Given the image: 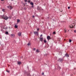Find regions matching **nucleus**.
<instances>
[{
    "label": "nucleus",
    "instance_id": "9",
    "mask_svg": "<svg viewBox=\"0 0 76 76\" xmlns=\"http://www.w3.org/2000/svg\"><path fill=\"white\" fill-rule=\"evenodd\" d=\"M2 10L3 12H5V11H6V10L5 9H2Z\"/></svg>",
    "mask_w": 76,
    "mask_h": 76
},
{
    "label": "nucleus",
    "instance_id": "25",
    "mask_svg": "<svg viewBox=\"0 0 76 76\" xmlns=\"http://www.w3.org/2000/svg\"><path fill=\"white\" fill-rule=\"evenodd\" d=\"M22 64V63H21V62H19V64Z\"/></svg>",
    "mask_w": 76,
    "mask_h": 76
},
{
    "label": "nucleus",
    "instance_id": "21",
    "mask_svg": "<svg viewBox=\"0 0 76 76\" xmlns=\"http://www.w3.org/2000/svg\"><path fill=\"white\" fill-rule=\"evenodd\" d=\"M64 32H65V33H66V30L65 29H64Z\"/></svg>",
    "mask_w": 76,
    "mask_h": 76
},
{
    "label": "nucleus",
    "instance_id": "36",
    "mask_svg": "<svg viewBox=\"0 0 76 76\" xmlns=\"http://www.w3.org/2000/svg\"><path fill=\"white\" fill-rule=\"evenodd\" d=\"M74 32L76 33V30H75V31H74Z\"/></svg>",
    "mask_w": 76,
    "mask_h": 76
},
{
    "label": "nucleus",
    "instance_id": "3",
    "mask_svg": "<svg viewBox=\"0 0 76 76\" xmlns=\"http://www.w3.org/2000/svg\"><path fill=\"white\" fill-rule=\"evenodd\" d=\"M7 7L8 8H9V9H10V10H11V9H13V7H12V6H8Z\"/></svg>",
    "mask_w": 76,
    "mask_h": 76
},
{
    "label": "nucleus",
    "instance_id": "24",
    "mask_svg": "<svg viewBox=\"0 0 76 76\" xmlns=\"http://www.w3.org/2000/svg\"><path fill=\"white\" fill-rule=\"evenodd\" d=\"M25 2H27V0H24Z\"/></svg>",
    "mask_w": 76,
    "mask_h": 76
},
{
    "label": "nucleus",
    "instance_id": "40",
    "mask_svg": "<svg viewBox=\"0 0 76 76\" xmlns=\"http://www.w3.org/2000/svg\"><path fill=\"white\" fill-rule=\"evenodd\" d=\"M11 0V1H13V0Z\"/></svg>",
    "mask_w": 76,
    "mask_h": 76
},
{
    "label": "nucleus",
    "instance_id": "37",
    "mask_svg": "<svg viewBox=\"0 0 76 76\" xmlns=\"http://www.w3.org/2000/svg\"><path fill=\"white\" fill-rule=\"evenodd\" d=\"M31 7H34V6L33 5H32Z\"/></svg>",
    "mask_w": 76,
    "mask_h": 76
},
{
    "label": "nucleus",
    "instance_id": "11",
    "mask_svg": "<svg viewBox=\"0 0 76 76\" xmlns=\"http://www.w3.org/2000/svg\"><path fill=\"white\" fill-rule=\"evenodd\" d=\"M30 4H31L32 5H34V3L32 2H31L30 3Z\"/></svg>",
    "mask_w": 76,
    "mask_h": 76
},
{
    "label": "nucleus",
    "instance_id": "13",
    "mask_svg": "<svg viewBox=\"0 0 76 76\" xmlns=\"http://www.w3.org/2000/svg\"><path fill=\"white\" fill-rule=\"evenodd\" d=\"M60 61H63V59L62 58H60L59 59Z\"/></svg>",
    "mask_w": 76,
    "mask_h": 76
},
{
    "label": "nucleus",
    "instance_id": "16",
    "mask_svg": "<svg viewBox=\"0 0 76 76\" xmlns=\"http://www.w3.org/2000/svg\"><path fill=\"white\" fill-rule=\"evenodd\" d=\"M15 28H18V26H17V25H15Z\"/></svg>",
    "mask_w": 76,
    "mask_h": 76
},
{
    "label": "nucleus",
    "instance_id": "15",
    "mask_svg": "<svg viewBox=\"0 0 76 76\" xmlns=\"http://www.w3.org/2000/svg\"><path fill=\"white\" fill-rule=\"evenodd\" d=\"M36 52H37V53H39V50H38L37 49L36 50Z\"/></svg>",
    "mask_w": 76,
    "mask_h": 76
},
{
    "label": "nucleus",
    "instance_id": "28",
    "mask_svg": "<svg viewBox=\"0 0 76 76\" xmlns=\"http://www.w3.org/2000/svg\"><path fill=\"white\" fill-rule=\"evenodd\" d=\"M19 22V20H17V22Z\"/></svg>",
    "mask_w": 76,
    "mask_h": 76
},
{
    "label": "nucleus",
    "instance_id": "20",
    "mask_svg": "<svg viewBox=\"0 0 76 76\" xmlns=\"http://www.w3.org/2000/svg\"><path fill=\"white\" fill-rule=\"evenodd\" d=\"M72 42V40L71 39H69V42Z\"/></svg>",
    "mask_w": 76,
    "mask_h": 76
},
{
    "label": "nucleus",
    "instance_id": "18",
    "mask_svg": "<svg viewBox=\"0 0 76 76\" xmlns=\"http://www.w3.org/2000/svg\"><path fill=\"white\" fill-rule=\"evenodd\" d=\"M30 44H31V43L29 42L28 44V45H30Z\"/></svg>",
    "mask_w": 76,
    "mask_h": 76
},
{
    "label": "nucleus",
    "instance_id": "17",
    "mask_svg": "<svg viewBox=\"0 0 76 76\" xmlns=\"http://www.w3.org/2000/svg\"><path fill=\"white\" fill-rule=\"evenodd\" d=\"M21 35H22V33H21V32H20L19 33V36H21Z\"/></svg>",
    "mask_w": 76,
    "mask_h": 76
},
{
    "label": "nucleus",
    "instance_id": "31",
    "mask_svg": "<svg viewBox=\"0 0 76 76\" xmlns=\"http://www.w3.org/2000/svg\"><path fill=\"white\" fill-rule=\"evenodd\" d=\"M40 37H42V34H41L40 36Z\"/></svg>",
    "mask_w": 76,
    "mask_h": 76
},
{
    "label": "nucleus",
    "instance_id": "35",
    "mask_svg": "<svg viewBox=\"0 0 76 76\" xmlns=\"http://www.w3.org/2000/svg\"><path fill=\"white\" fill-rule=\"evenodd\" d=\"M18 36H19V33H18Z\"/></svg>",
    "mask_w": 76,
    "mask_h": 76
},
{
    "label": "nucleus",
    "instance_id": "6",
    "mask_svg": "<svg viewBox=\"0 0 76 76\" xmlns=\"http://www.w3.org/2000/svg\"><path fill=\"white\" fill-rule=\"evenodd\" d=\"M47 38L48 40H50L51 39V37L50 36H48L47 37Z\"/></svg>",
    "mask_w": 76,
    "mask_h": 76
},
{
    "label": "nucleus",
    "instance_id": "14",
    "mask_svg": "<svg viewBox=\"0 0 76 76\" xmlns=\"http://www.w3.org/2000/svg\"><path fill=\"white\" fill-rule=\"evenodd\" d=\"M5 34H7V35H8V34H9V32H8L7 31L5 32Z\"/></svg>",
    "mask_w": 76,
    "mask_h": 76
},
{
    "label": "nucleus",
    "instance_id": "23",
    "mask_svg": "<svg viewBox=\"0 0 76 76\" xmlns=\"http://www.w3.org/2000/svg\"><path fill=\"white\" fill-rule=\"evenodd\" d=\"M58 68L60 69H61V67H60V66H58Z\"/></svg>",
    "mask_w": 76,
    "mask_h": 76
},
{
    "label": "nucleus",
    "instance_id": "30",
    "mask_svg": "<svg viewBox=\"0 0 76 76\" xmlns=\"http://www.w3.org/2000/svg\"><path fill=\"white\" fill-rule=\"evenodd\" d=\"M39 28H38L37 29V31H39Z\"/></svg>",
    "mask_w": 76,
    "mask_h": 76
},
{
    "label": "nucleus",
    "instance_id": "7",
    "mask_svg": "<svg viewBox=\"0 0 76 76\" xmlns=\"http://www.w3.org/2000/svg\"><path fill=\"white\" fill-rule=\"evenodd\" d=\"M37 10H38L40 11L41 10V8L40 7H38L37 8Z\"/></svg>",
    "mask_w": 76,
    "mask_h": 76
},
{
    "label": "nucleus",
    "instance_id": "22",
    "mask_svg": "<svg viewBox=\"0 0 76 76\" xmlns=\"http://www.w3.org/2000/svg\"><path fill=\"white\" fill-rule=\"evenodd\" d=\"M28 3H30L31 2V1H30V0L28 1Z\"/></svg>",
    "mask_w": 76,
    "mask_h": 76
},
{
    "label": "nucleus",
    "instance_id": "26",
    "mask_svg": "<svg viewBox=\"0 0 76 76\" xmlns=\"http://www.w3.org/2000/svg\"><path fill=\"white\" fill-rule=\"evenodd\" d=\"M42 75H44V72L42 73Z\"/></svg>",
    "mask_w": 76,
    "mask_h": 76
},
{
    "label": "nucleus",
    "instance_id": "10",
    "mask_svg": "<svg viewBox=\"0 0 76 76\" xmlns=\"http://www.w3.org/2000/svg\"><path fill=\"white\" fill-rule=\"evenodd\" d=\"M75 25H74V26H73V25H72L71 26V28H75Z\"/></svg>",
    "mask_w": 76,
    "mask_h": 76
},
{
    "label": "nucleus",
    "instance_id": "5",
    "mask_svg": "<svg viewBox=\"0 0 76 76\" xmlns=\"http://www.w3.org/2000/svg\"><path fill=\"white\" fill-rule=\"evenodd\" d=\"M65 57H69V55L67 53H66L65 55Z\"/></svg>",
    "mask_w": 76,
    "mask_h": 76
},
{
    "label": "nucleus",
    "instance_id": "2",
    "mask_svg": "<svg viewBox=\"0 0 76 76\" xmlns=\"http://www.w3.org/2000/svg\"><path fill=\"white\" fill-rule=\"evenodd\" d=\"M34 34V35H38V31H34L33 32Z\"/></svg>",
    "mask_w": 76,
    "mask_h": 76
},
{
    "label": "nucleus",
    "instance_id": "1",
    "mask_svg": "<svg viewBox=\"0 0 76 76\" xmlns=\"http://www.w3.org/2000/svg\"><path fill=\"white\" fill-rule=\"evenodd\" d=\"M2 19H4L5 20H7L8 19H9V18L7 17V16L5 15H2Z\"/></svg>",
    "mask_w": 76,
    "mask_h": 76
},
{
    "label": "nucleus",
    "instance_id": "38",
    "mask_svg": "<svg viewBox=\"0 0 76 76\" xmlns=\"http://www.w3.org/2000/svg\"><path fill=\"white\" fill-rule=\"evenodd\" d=\"M24 9L25 10H26V8H24Z\"/></svg>",
    "mask_w": 76,
    "mask_h": 76
},
{
    "label": "nucleus",
    "instance_id": "4",
    "mask_svg": "<svg viewBox=\"0 0 76 76\" xmlns=\"http://www.w3.org/2000/svg\"><path fill=\"white\" fill-rule=\"evenodd\" d=\"M39 39L40 41H41V42H43V38L42 37H41Z\"/></svg>",
    "mask_w": 76,
    "mask_h": 76
},
{
    "label": "nucleus",
    "instance_id": "39",
    "mask_svg": "<svg viewBox=\"0 0 76 76\" xmlns=\"http://www.w3.org/2000/svg\"><path fill=\"white\" fill-rule=\"evenodd\" d=\"M4 0H1V1H3Z\"/></svg>",
    "mask_w": 76,
    "mask_h": 76
},
{
    "label": "nucleus",
    "instance_id": "33",
    "mask_svg": "<svg viewBox=\"0 0 76 76\" xmlns=\"http://www.w3.org/2000/svg\"><path fill=\"white\" fill-rule=\"evenodd\" d=\"M32 17H33V18H34V17H35V16H34V15H33V16H32Z\"/></svg>",
    "mask_w": 76,
    "mask_h": 76
},
{
    "label": "nucleus",
    "instance_id": "8",
    "mask_svg": "<svg viewBox=\"0 0 76 76\" xmlns=\"http://www.w3.org/2000/svg\"><path fill=\"white\" fill-rule=\"evenodd\" d=\"M11 37H12V38H13V37H15V34H12L11 35Z\"/></svg>",
    "mask_w": 76,
    "mask_h": 76
},
{
    "label": "nucleus",
    "instance_id": "32",
    "mask_svg": "<svg viewBox=\"0 0 76 76\" xmlns=\"http://www.w3.org/2000/svg\"><path fill=\"white\" fill-rule=\"evenodd\" d=\"M18 64H19V62H18Z\"/></svg>",
    "mask_w": 76,
    "mask_h": 76
},
{
    "label": "nucleus",
    "instance_id": "27",
    "mask_svg": "<svg viewBox=\"0 0 76 76\" xmlns=\"http://www.w3.org/2000/svg\"><path fill=\"white\" fill-rule=\"evenodd\" d=\"M68 9H70V7H68Z\"/></svg>",
    "mask_w": 76,
    "mask_h": 76
},
{
    "label": "nucleus",
    "instance_id": "19",
    "mask_svg": "<svg viewBox=\"0 0 76 76\" xmlns=\"http://www.w3.org/2000/svg\"><path fill=\"white\" fill-rule=\"evenodd\" d=\"M53 34H56V31H54L53 33Z\"/></svg>",
    "mask_w": 76,
    "mask_h": 76
},
{
    "label": "nucleus",
    "instance_id": "34",
    "mask_svg": "<svg viewBox=\"0 0 76 76\" xmlns=\"http://www.w3.org/2000/svg\"><path fill=\"white\" fill-rule=\"evenodd\" d=\"M33 50H34V51H35V50H36L35 48H34L33 49Z\"/></svg>",
    "mask_w": 76,
    "mask_h": 76
},
{
    "label": "nucleus",
    "instance_id": "29",
    "mask_svg": "<svg viewBox=\"0 0 76 76\" xmlns=\"http://www.w3.org/2000/svg\"><path fill=\"white\" fill-rule=\"evenodd\" d=\"M7 72H8V73H9V72H10L9 71H8V70L7 71Z\"/></svg>",
    "mask_w": 76,
    "mask_h": 76
},
{
    "label": "nucleus",
    "instance_id": "12",
    "mask_svg": "<svg viewBox=\"0 0 76 76\" xmlns=\"http://www.w3.org/2000/svg\"><path fill=\"white\" fill-rule=\"evenodd\" d=\"M44 43H47V40H44Z\"/></svg>",
    "mask_w": 76,
    "mask_h": 76
}]
</instances>
